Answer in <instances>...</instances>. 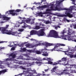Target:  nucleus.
Masks as SVG:
<instances>
[{
	"mask_svg": "<svg viewBox=\"0 0 76 76\" xmlns=\"http://www.w3.org/2000/svg\"><path fill=\"white\" fill-rule=\"evenodd\" d=\"M47 60L48 61H53V59L52 58H48L47 57Z\"/></svg>",
	"mask_w": 76,
	"mask_h": 76,
	"instance_id": "35",
	"label": "nucleus"
},
{
	"mask_svg": "<svg viewBox=\"0 0 76 76\" xmlns=\"http://www.w3.org/2000/svg\"><path fill=\"white\" fill-rule=\"evenodd\" d=\"M27 43V42H24V43H22L20 45H19V46L20 47H23V45H24V44H26Z\"/></svg>",
	"mask_w": 76,
	"mask_h": 76,
	"instance_id": "26",
	"label": "nucleus"
},
{
	"mask_svg": "<svg viewBox=\"0 0 76 76\" xmlns=\"http://www.w3.org/2000/svg\"><path fill=\"white\" fill-rule=\"evenodd\" d=\"M12 44H13V43L12 42L10 43V45H8V46L9 47H12L13 46V45H12Z\"/></svg>",
	"mask_w": 76,
	"mask_h": 76,
	"instance_id": "41",
	"label": "nucleus"
},
{
	"mask_svg": "<svg viewBox=\"0 0 76 76\" xmlns=\"http://www.w3.org/2000/svg\"><path fill=\"white\" fill-rule=\"evenodd\" d=\"M47 16H50V14H47Z\"/></svg>",
	"mask_w": 76,
	"mask_h": 76,
	"instance_id": "61",
	"label": "nucleus"
},
{
	"mask_svg": "<svg viewBox=\"0 0 76 76\" xmlns=\"http://www.w3.org/2000/svg\"><path fill=\"white\" fill-rule=\"evenodd\" d=\"M22 22L21 23H20V24H22V23H24V26H22V27L23 28H26V27H27L28 26V25L25 23V21L24 20H22Z\"/></svg>",
	"mask_w": 76,
	"mask_h": 76,
	"instance_id": "13",
	"label": "nucleus"
},
{
	"mask_svg": "<svg viewBox=\"0 0 76 76\" xmlns=\"http://www.w3.org/2000/svg\"><path fill=\"white\" fill-rule=\"evenodd\" d=\"M31 63V65H34V64H35V63H36L38 66H40L42 64H44V63H42L41 61H36L35 62H33Z\"/></svg>",
	"mask_w": 76,
	"mask_h": 76,
	"instance_id": "10",
	"label": "nucleus"
},
{
	"mask_svg": "<svg viewBox=\"0 0 76 76\" xmlns=\"http://www.w3.org/2000/svg\"><path fill=\"white\" fill-rule=\"evenodd\" d=\"M44 29H42L38 31L33 30L30 32V35H37L38 37L46 36V34L44 31Z\"/></svg>",
	"mask_w": 76,
	"mask_h": 76,
	"instance_id": "5",
	"label": "nucleus"
},
{
	"mask_svg": "<svg viewBox=\"0 0 76 76\" xmlns=\"http://www.w3.org/2000/svg\"><path fill=\"white\" fill-rule=\"evenodd\" d=\"M16 54L14 53H12L10 54H7V57H11L12 58H7V59H4V61H1L3 62L2 64H3V63H4L5 64H7V66H9V65H10V64L8 63V62L7 61H13V58H15L16 57Z\"/></svg>",
	"mask_w": 76,
	"mask_h": 76,
	"instance_id": "6",
	"label": "nucleus"
},
{
	"mask_svg": "<svg viewBox=\"0 0 76 76\" xmlns=\"http://www.w3.org/2000/svg\"><path fill=\"white\" fill-rule=\"evenodd\" d=\"M43 54H42V56H48V53H47V52H42Z\"/></svg>",
	"mask_w": 76,
	"mask_h": 76,
	"instance_id": "20",
	"label": "nucleus"
},
{
	"mask_svg": "<svg viewBox=\"0 0 76 76\" xmlns=\"http://www.w3.org/2000/svg\"><path fill=\"white\" fill-rule=\"evenodd\" d=\"M16 10V12H21L22 11V10L20 9H17Z\"/></svg>",
	"mask_w": 76,
	"mask_h": 76,
	"instance_id": "48",
	"label": "nucleus"
},
{
	"mask_svg": "<svg viewBox=\"0 0 76 76\" xmlns=\"http://www.w3.org/2000/svg\"><path fill=\"white\" fill-rule=\"evenodd\" d=\"M31 71L33 72V73H35L36 72V71L35 69H34V70H31Z\"/></svg>",
	"mask_w": 76,
	"mask_h": 76,
	"instance_id": "53",
	"label": "nucleus"
},
{
	"mask_svg": "<svg viewBox=\"0 0 76 76\" xmlns=\"http://www.w3.org/2000/svg\"><path fill=\"white\" fill-rule=\"evenodd\" d=\"M21 50H20V51L21 52H25V51H26L27 50L26 48H20Z\"/></svg>",
	"mask_w": 76,
	"mask_h": 76,
	"instance_id": "23",
	"label": "nucleus"
},
{
	"mask_svg": "<svg viewBox=\"0 0 76 76\" xmlns=\"http://www.w3.org/2000/svg\"><path fill=\"white\" fill-rule=\"evenodd\" d=\"M65 0H57L56 2H53L50 3V4H48L47 5H44L42 6H39V7H37V8L38 9H41V10H43L44 9L48 8L49 6H51L50 9L48 8L46 9V12H43L42 13L41 12L38 13V14L39 15V16L42 17L43 16L42 14H51V13L50 12L52 11V10H55V11L56 10H58V11L66 10L65 12V15L61 14L58 15V16H59V17H68L70 18L74 17L76 15V12H73L72 13L73 15L71 14L70 13H72V10H73V8H76L75 6H71L69 8H63L60 7L61 6L63 5V2ZM70 0L72 1V4L76 5V4H75V1H76V0Z\"/></svg>",
	"mask_w": 76,
	"mask_h": 76,
	"instance_id": "1",
	"label": "nucleus"
},
{
	"mask_svg": "<svg viewBox=\"0 0 76 76\" xmlns=\"http://www.w3.org/2000/svg\"><path fill=\"white\" fill-rule=\"evenodd\" d=\"M42 1L43 2H46V0H42Z\"/></svg>",
	"mask_w": 76,
	"mask_h": 76,
	"instance_id": "60",
	"label": "nucleus"
},
{
	"mask_svg": "<svg viewBox=\"0 0 76 76\" xmlns=\"http://www.w3.org/2000/svg\"><path fill=\"white\" fill-rule=\"evenodd\" d=\"M6 21H3L2 20L0 21V23H5Z\"/></svg>",
	"mask_w": 76,
	"mask_h": 76,
	"instance_id": "52",
	"label": "nucleus"
},
{
	"mask_svg": "<svg viewBox=\"0 0 76 76\" xmlns=\"http://www.w3.org/2000/svg\"><path fill=\"white\" fill-rule=\"evenodd\" d=\"M23 56H26V57L27 58H31L30 57V56H28V54H24L23 55Z\"/></svg>",
	"mask_w": 76,
	"mask_h": 76,
	"instance_id": "38",
	"label": "nucleus"
},
{
	"mask_svg": "<svg viewBox=\"0 0 76 76\" xmlns=\"http://www.w3.org/2000/svg\"><path fill=\"white\" fill-rule=\"evenodd\" d=\"M3 62H2V61H1L0 60V66L1 67L0 68V69H3L4 68V66H2L1 65L2 64H3Z\"/></svg>",
	"mask_w": 76,
	"mask_h": 76,
	"instance_id": "28",
	"label": "nucleus"
},
{
	"mask_svg": "<svg viewBox=\"0 0 76 76\" xmlns=\"http://www.w3.org/2000/svg\"><path fill=\"white\" fill-rule=\"evenodd\" d=\"M39 42L38 43V44H39V45L40 44H41V45H45V42H44L43 41H40L39 43V41H38Z\"/></svg>",
	"mask_w": 76,
	"mask_h": 76,
	"instance_id": "21",
	"label": "nucleus"
},
{
	"mask_svg": "<svg viewBox=\"0 0 76 76\" xmlns=\"http://www.w3.org/2000/svg\"><path fill=\"white\" fill-rule=\"evenodd\" d=\"M73 48H74L75 51H76V46H75V47Z\"/></svg>",
	"mask_w": 76,
	"mask_h": 76,
	"instance_id": "59",
	"label": "nucleus"
},
{
	"mask_svg": "<svg viewBox=\"0 0 76 76\" xmlns=\"http://www.w3.org/2000/svg\"><path fill=\"white\" fill-rule=\"evenodd\" d=\"M25 22H26V23H30V21H31V19H28L27 20H24Z\"/></svg>",
	"mask_w": 76,
	"mask_h": 76,
	"instance_id": "29",
	"label": "nucleus"
},
{
	"mask_svg": "<svg viewBox=\"0 0 76 76\" xmlns=\"http://www.w3.org/2000/svg\"><path fill=\"white\" fill-rule=\"evenodd\" d=\"M64 20H65V21H67V22H71V20H68L67 18H64Z\"/></svg>",
	"mask_w": 76,
	"mask_h": 76,
	"instance_id": "32",
	"label": "nucleus"
},
{
	"mask_svg": "<svg viewBox=\"0 0 76 76\" xmlns=\"http://www.w3.org/2000/svg\"><path fill=\"white\" fill-rule=\"evenodd\" d=\"M58 63L56 62H54L53 64H52L53 65H56V64H58Z\"/></svg>",
	"mask_w": 76,
	"mask_h": 76,
	"instance_id": "50",
	"label": "nucleus"
},
{
	"mask_svg": "<svg viewBox=\"0 0 76 76\" xmlns=\"http://www.w3.org/2000/svg\"><path fill=\"white\" fill-rule=\"evenodd\" d=\"M44 45H45L46 47H49L50 46H51L52 45H53V43H49L47 42H45V43Z\"/></svg>",
	"mask_w": 76,
	"mask_h": 76,
	"instance_id": "15",
	"label": "nucleus"
},
{
	"mask_svg": "<svg viewBox=\"0 0 76 76\" xmlns=\"http://www.w3.org/2000/svg\"><path fill=\"white\" fill-rule=\"evenodd\" d=\"M25 46L26 47H28V48H34L35 46H34L33 45L31 44H29V43H28L25 45Z\"/></svg>",
	"mask_w": 76,
	"mask_h": 76,
	"instance_id": "14",
	"label": "nucleus"
},
{
	"mask_svg": "<svg viewBox=\"0 0 76 76\" xmlns=\"http://www.w3.org/2000/svg\"><path fill=\"white\" fill-rule=\"evenodd\" d=\"M13 43L15 44V45H16L18 44V42H13Z\"/></svg>",
	"mask_w": 76,
	"mask_h": 76,
	"instance_id": "51",
	"label": "nucleus"
},
{
	"mask_svg": "<svg viewBox=\"0 0 76 76\" xmlns=\"http://www.w3.org/2000/svg\"><path fill=\"white\" fill-rule=\"evenodd\" d=\"M42 25V24L41 23H40L39 24V26H41Z\"/></svg>",
	"mask_w": 76,
	"mask_h": 76,
	"instance_id": "62",
	"label": "nucleus"
},
{
	"mask_svg": "<svg viewBox=\"0 0 76 76\" xmlns=\"http://www.w3.org/2000/svg\"><path fill=\"white\" fill-rule=\"evenodd\" d=\"M31 60H37V58H34L31 57L30 58Z\"/></svg>",
	"mask_w": 76,
	"mask_h": 76,
	"instance_id": "44",
	"label": "nucleus"
},
{
	"mask_svg": "<svg viewBox=\"0 0 76 76\" xmlns=\"http://www.w3.org/2000/svg\"><path fill=\"white\" fill-rule=\"evenodd\" d=\"M20 69H23V70H26V69L25 67L22 66H20Z\"/></svg>",
	"mask_w": 76,
	"mask_h": 76,
	"instance_id": "42",
	"label": "nucleus"
},
{
	"mask_svg": "<svg viewBox=\"0 0 76 76\" xmlns=\"http://www.w3.org/2000/svg\"><path fill=\"white\" fill-rule=\"evenodd\" d=\"M53 64V62L52 61H48V62H46L45 63H43V64Z\"/></svg>",
	"mask_w": 76,
	"mask_h": 76,
	"instance_id": "30",
	"label": "nucleus"
},
{
	"mask_svg": "<svg viewBox=\"0 0 76 76\" xmlns=\"http://www.w3.org/2000/svg\"><path fill=\"white\" fill-rule=\"evenodd\" d=\"M30 23L31 25H32V24H34V21H32L31 23Z\"/></svg>",
	"mask_w": 76,
	"mask_h": 76,
	"instance_id": "54",
	"label": "nucleus"
},
{
	"mask_svg": "<svg viewBox=\"0 0 76 76\" xmlns=\"http://www.w3.org/2000/svg\"><path fill=\"white\" fill-rule=\"evenodd\" d=\"M42 60H47V59L46 58H44L42 59Z\"/></svg>",
	"mask_w": 76,
	"mask_h": 76,
	"instance_id": "55",
	"label": "nucleus"
},
{
	"mask_svg": "<svg viewBox=\"0 0 76 76\" xmlns=\"http://www.w3.org/2000/svg\"><path fill=\"white\" fill-rule=\"evenodd\" d=\"M48 70H49V69H45V72H48Z\"/></svg>",
	"mask_w": 76,
	"mask_h": 76,
	"instance_id": "56",
	"label": "nucleus"
},
{
	"mask_svg": "<svg viewBox=\"0 0 76 76\" xmlns=\"http://www.w3.org/2000/svg\"><path fill=\"white\" fill-rule=\"evenodd\" d=\"M31 68H28L27 69V71H23V72H25L26 73H29V71H31Z\"/></svg>",
	"mask_w": 76,
	"mask_h": 76,
	"instance_id": "24",
	"label": "nucleus"
},
{
	"mask_svg": "<svg viewBox=\"0 0 76 76\" xmlns=\"http://www.w3.org/2000/svg\"><path fill=\"white\" fill-rule=\"evenodd\" d=\"M68 33H67V35H65V36H59L58 34V32L54 30H51L50 31L47 36V37H53L55 38H61V39H64V40H68V41H70L72 40V34H75V31H73L72 29H70L69 28H68V30L67 31Z\"/></svg>",
	"mask_w": 76,
	"mask_h": 76,
	"instance_id": "2",
	"label": "nucleus"
},
{
	"mask_svg": "<svg viewBox=\"0 0 76 76\" xmlns=\"http://www.w3.org/2000/svg\"><path fill=\"white\" fill-rule=\"evenodd\" d=\"M15 48H16V46H14V47H12L10 50V51L12 50H15Z\"/></svg>",
	"mask_w": 76,
	"mask_h": 76,
	"instance_id": "47",
	"label": "nucleus"
},
{
	"mask_svg": "<svg viewBox=\"0 0 76 76\" xmlns=\"http://www.w3.org/2000/svg\"><path fill=\"white\" fill-rule=\"evenodd\" d=\"M30 40H31V41H34L32 44V45L34 47H37V46L39 45V44L38 43L39 42L38 41H37V40L32 38L30 39Z\"/></svg>",
	"mask_w": 76,
	"mask_h": 76,
	"instance_id": "9",
	"label": "nucleus"
},
{
	"mask_svg": "<svg viewBox=\"0 0 76 76\" xmlns=\"http://www.w3.org/2000/svg\"><path fill=\"white\" fill-rule=\"evenodd\" d=\"M27 50L28 52H29V53H35V50Z\"/></svg>",
	"mask_w": 76,
	"mask_h": 76,
	"instance_id": "27",
	"label": "nucleus"
},
{
	"mask_svg": "<svg viewBox=\"0 0 76 76\" xmlns=\"http://www.w3.org/2000/svg\"><path fill=\"white\" fill-rule=\"evenodd\" d=\"M9 26V25H7L6 27H0V31H1L2 34H7L8 35H12L14 36H18V37H20V36H19V34L20 33H18L17 32H12V31H9L7 29H8V28Z\"/></svg>",
	"mask_w": 76,
	"mask_h": 76,
	"instance_id": "3",
	"label": "nucleus"
},
{
	"mask_svg": "<svg viewBox=\"0 0 76 76\" xmlns=\"http://www.w3.org/2000/svg\"><path fill=\"white\" fill-rule=\"evenodd\" d=\"M73 41H75V42H76V40L75 39H74V40H72Z\"/></svg>",
	"mask_w": 76,
	"mask_h": 76,
	"instance_id": "64",
	"label": "nucleus"
},
{
	"mask_svg": "<svg viewBox=\"0 0 76 76\" xmlns=\"http://www.w3.org/2000/svg\"><path fill=\"white\" fill-rule=\"evenodd\" d=\"M71 38L72 37V40H73V38H76V35H74L73 36H71Z\"/></svg>",
	"mask_w": 76,
	"mask_h": 76,
	"instance_id": "49",
	"label": "nucleus"
},
{
	"mask_svg": "<svg viewBox=\"0 0 76 76\" xmlns=\"http://www.w3.org/2000/svg\"><path fill=\"white\" fill-rule=\"evenodd\" d=\"M40 4V2H38V3H35V4L36 5H37V4Z\"/></svg>",
	"mask_w": 76,
	"mask_h": 76,
	"instance_id": "58",
	"label": "nucleus"
},
{
	"mask_svg": "<svg viewBox=\"0 0 76 76\" xmlns=\"http://www.w3.org/2000/svg\"><path fill=\"white\" fill-rule=\"evenodd\" d=\"M37 61H42V59L41 58H39L38 59L37 58Z\"/></svg>",
	"mask_w": 76,
	"mask_h": 76,
	"instance_id": "43",
	"label": "nucleus"
},
{
	"mask_svg": "<svg viewBox=\"0 0 76 76\" xmlns=\"http://www.w3.org/2000/svg\"><path fill=\"white\" fill-rule=\"evenodd\" d=\"M73 26H74V29H76V24H75V25H73V24L71 25L70 26V28H72Z\"/></svg>",
	"mask_w": 76,
	"mask_h": 76,
	"instance_id": "31",
	"label": "nucleus"
},
{
	"mask_svg": "<svg viewBox=\"0 0 76 76\" xmlns=\"http://www.w3.org/2000/svg\"><path fill=\"white\" fill-rule=\"evenodd\" d=\"M49 50L47 49L46 48H45L44 49H41L40 50L41 51H42L41 53H42L43 52H44V51H48Z\"/></svg>",
	"mask_w": 76,
	"mask_h": 76,
	"instance_id": "25",
	"label": "nucleus"
},
{
	"mask_svg": "<svg viewBox=\"0 0 76 76\" xmlns=\"http://www.w3.org/2000/svg\"><path fill=\"white\" fill-rule=\"evenodd\" d=\"M18 67V65H14V67L17 68V67Z\"/></svg>",
	"mask_w": 76,
	"mask_h": 76,
	"instance_id": "57",
	"label": "nucleus"
},
{
	"mask_svg": "<svg viewBox=\"0 0 76 76\" xmlns=\"http://www.w3.org/2000/svg\"><path fill=\"white\" fill-rule=\"evenodd\" d=\"M17 59H22V60H31V59L29 58H23V56H19L18 58H17Z\"/></svg>",
	"mask_w": 76,
	"mask_h": 76,
	"instance_id": "17",
	"label": "nucleus"
},
{
	"mask_svg": "<svg viewBox=\"0 0 76 76\" xmlns=\"http://www.w3.org/2000/svg\"><path fill=\"white\" fill-rule=\"evenodd\" d=\"M35 52H36V54H41V52L38 50L35 51Z\"/></svg>",
	"mask_w": 76,
	"mask_h": 76,
	"instance_id": "37",
	"label": "nucleus"
},
{
	"mask_svg": "<svg viewBox=\"0 0 76 76\" xmlns=\"http://www.w3.org/2000/svg\"><path fill=\"white\" fill-rule=\"evenodd\" d=\"M13 63H15L16 64H22V61L19 62L18 61L16 60H14Z\"/></svg>",
	"mask_w": 76,
	"mask_h": 76,
	"instance_id": "19",
	"label": "nucleus"
},
{
	"mask_svg": "<svg viewBox=\"0 0 76 76\" xmlns=\"http://www.w3.org/2000/svg\"><path fill=\"white\" fill-rule=\"evenodd\" d=\"M42 27H41V26H36L35 28H33V29H37V30L38 29H39L40 28H42Z\"/></svg>",
	"mask_w": 76,
	"mask_h": 76,
	"instance_id": "18",
	"label": "nucleus"
},
{
	"mask_svg": "<svg viewBox=\"0 0 76 76\" xmlns=\"http://www.w3.org/2000/svg\"><path fill=\"white\" fill-rule=\"evenodd\" d=\"M72 67H66L65 68L64 70L63 71V72H62L60 74L58 73L57 74L56 72H55V70L57 69V68H58V66H56L55 67H54L51 70L52 71V75H69L71 73V72H70V70H71V68Z\"/></svg>",
	"mask_w": 76,
	"mask_h": 76,
	"instance_id": "4",
	"label": "nucleus"
},
{
	"mask_svg": "<svg viewBox=\"0 0 76 76\" xmlns=\"http://www.w3.org/2000/svg\"><path fill=\"white\" fill-rule=\"evenodd\" d=\"M0 18H2L1 20H10V18H8L5 15H1V14L0 13Z\"/></svg>",
	"mask_w": 76,
	"mask_h": 76,
	"instance_id": "11",
	"label": "nucleus"
},
{
	"mask_svg": "<svg viewBox=\"0 0 76 76\" xmlns=\"http://www.w3.org/2000/svg\"><path fill=\"white\" fill-rule=\"evenodd\" d=\"M75 57L76 58V55H74V57Z\"/></svg>",
	"mask_w": 76,
	"mask_h": 76,
	"instance_id": "63",
	"label": "nucleus"
},
{
	"mask_svg": "<svg viewBox=\"0 0 76 76\" xmlns=\"http://www.w3.org/2000/svg\"><path fill=\"white\" fill-rule=\"evenodd\" d=\"M64 64V66H69L70 67H72V68H75V67L76 66L75 65H70L69 64V63L68 62H67V63L66 64Z\"/></svg>",
	"mask_w": 76,
	"mask_h": 76,
	"instance_id": "16",
	"label": "nucleus"
},
{
	"mask_svg": "<svg viewBox=\"0 0 76 76\" xmlns=\"http://www.w3.org/2000/svg\"><path fill=\"white\" fill-rule=\"evenodd\" d=\"M45 23L46 24H48L49 23H50V21H49L48 20V21H45Z\"/></svg>",
	"mask_w": 76,
	"mask_h": 76,
	"instance_id": "46",
	"label": "nucleus"
},
{
	"mask_svg": "<svg viewBox=\"0 0 76 76\" xmlns=\"http://www.w3.org/2000/svg\"><path fill=\"white\" fill-rule=\"evenodd\" d=\"M1 71L2 73H6V72H7V70L4 69Z\"/></svg>",
	"mask_w": 76,
	"mask_h": 76,
	"instance_id": "33",
	"label": "nucleus"
},
{
	"mask_svg": "<svg viewBox=\"0 0 76 76\" xmlns=\"http://www.w3.org/2000/svg\"><path fill=\"white\" fill-rule=\"evenodd\" d=\"M68 50L69 51L65 52V55L69 56L70 58H73L74 57V55H73V54L74 53L75 51L73 47L68 46Z\"/></svg>",
	"mask_w": 76,
	"mask_h": 76,
	"instance_id": "7",
	"label": "nucleus"
},
{
	"mask_svg": "<svg viewBox=\"0 0 76 76\" xmlns=\"http://www.w3.org/2000/svg\"><path fill=\"white\" fill-rule=\"evenodd\" d=\"M65 32H64V30H63L62 31L60 32V34L61 35H64Z\"/></svg>",
	"mask_w": 76,
	"mask_h": 76,
	"instance_id": "39",
	"label": "nucleus"
},
{
	"mask_svg": "<svg viewBox=\"0 0 76 76\" xmlns=\"http://www.w3.org/2000/svg\"><path fill=\"white\" fill-rule=\"evenodd\" d=\"M24 31V29L22 28H19L18 29V31L19 32H23Z\"/></svg>",
	"mask_w": 76,
	"mask_h": 76,
	"instance_id": "40",
	"label": "nucleus"
},
{
	"mask_svg": "<svg viewBox=\"0 0 76 76\" xmlns=\"http://www.w3.org/2000/svg\"><path fill=\"white\" fill-rule=\"evenodd\" d=\"M53 28H55V29H56V30H57V29H58V27L57 26V25H55L54 26H52Z\"/></svg>",
	"mask_w": 76,
	"mask_h": 76,
	"instance_id": "36",
	"label": "nucleus"
},
{
	"mask_svg": "<svg viewBox=\"0 0 76 76\" xmlns=\"http://www.w3.org/2000/svg\"><path fill=\"white\" fill-rule=\"evenodd\" d=\"M26 64L27 65V67H29V66H31V63H29V62H27L26 63Z\"/></svg>",
	"mask_w": 76,
	"mask_h": 76,
	"instance_id": "34",
	"label": "nucleus"
},
{
	"mask_svg": "<svg viewBox=\"0 0 76 76\" xmlns=\"http://www.w3.org/2000/svg\"><path fill=\"white\" fill-rule=\"evenodd\" d=\"M60 45L61 46H65L66 45L64 44H56V45L55 46L54 48H53V49H52L51 50L52 51H60L59 50H57V48H58V47H59Z\"/></svg>",
	"mask_w": 76,
	"mask_h": 76,
	"instance_id": "8",
	"label": "nucleus"
},
{
	"mask_svg": "<svg viewBox=\"0 0 76 76\" xmlns=\"http://www.w3.org/2000/svg\"><path fill=\"white\" fill-rule=\"evenodd\" d=\"M10 14L12 15V16H17L18 15V14L16 12V10H10Z\"/></svg>",
	"mask_w": 76,
	"mask_h": 76,
	"instance_id": "12",
	"label": "nucleus"
},
{
	"mask_svg": "<svg viewBox=\"0 0 76 76\" xmlns=\"http://www.w3.org/2000/svg\"><path fill=\"white\" fill-rule=\"evenodd\" d=\"M10 14V10L8 11H7L6 13V14L7 15H9Z\"/></svg>",
	"mask_w": 76,
	"mask_h": 76,
	"instance_id": "45",
	"label": "nucleus"
},
{
	"mask_svg": "<svg viewBox=\"0 0 76 76\" xmlns=\"http://www.w3.org/2000/svg\"><path fill=\"white\" fill-rule=\"evenodd\" d=\"M62 61H65V64H66V63H67V62H68V61H66L67 60V58L66 57H64L63 58H62Z\"/></svg>",
	"mask_w": 76,
	"mask_h": 76,
	"instance_id": "22",
	"label": "nucleus"
}]
</instances>
